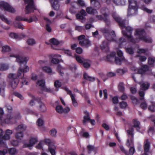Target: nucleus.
I'll list each match as a JSON object with an SVG mask.
<instances>
[{
  "instance_id": "nucleus-1",
  "label": "nucleus",
  "mask_w": 155,
  "mask_h": 155,
  "mask_svg": "<svg viewBox=\"0 0 155 155\" xmlns=\"http://www.w3.org/2000/svg\"><path fill=\"white\" fill-rule=\"evenodd\" d=\"M10 56L16 58V61L20 64L21 66L22 64H24V68L22 69L21 68H19L17 75L16 74H10L8 75V78L12 79L10 84L11 85L12 87L15 89L17 87L19 83V79H24V73H26L29 71V67L26 65L28 59L26 57H24L19 55H11Z\"/></svg>"
},
{
  "instance_id": "nucleus-2",
  "label": "nucleus",
  "mask_w": 155,
  "mask_h": 155,
  "mask_svg": "<svg viewBox=\"0 0 155 155\" xmlns=\"http://www.w3.org/2000/svg\"><path fill=\"white\" fill-rule=\"evenodd\" d=\"M104 34L107 41H104L102 42L100 47L101 49L106 53L109 52V41H114V38L116 35L115 32L108 29H105L103 30Z\"/></svg>"
},
{
  "instance_id": "nucleus-3",
  "label": "nucleus",
  "mask_w": 155,
  "mask_h": 155,
  "mask_svg": "<svg viewBox=\"0 0 155 155\" xmlns=\"http://www.w3.org/2000/svg\"><path fill=\"white\" fill-rule=\"evenodd\" d=\"M113 17L115 21L118 23V25L120 28L123 29L125 28L126 31L122 30V31L123 35L126 37L130 38L133 30V28L130 26L125 27V20L122 19L120 17L113 15Z\"/></svg>"
},
{
  "instance_id": "nucleus-4",
  "label": "nucleus",
  "mask_w": 155,
  "mask_h": 155,
  "mask_svg": "<svg viewBox=\"0 0 155 155\" xmlns=\"http://www.w3.org/2000/svg\"><path fill=\"white\" fill-rule=\"evenodd\" d=\"M146 34L144 29L138 28L136 30L135 35L138 36V39L140 40L143 41L147 43H152V39L150 38H147L145 36Z\"/></svg>"
},
{
  "instance_id": "nucleus-5",
  "label": "nucleus",
  "mask_w": 155,
  "mask_h": 155,
  "mask_svg": "<svg viewBox=\"0 0 155 155\" xmlns=\"http://www.w3.org/2000/svg\"><path fill=\"white\" fill-rule=\"evenodd\" d=\"M24 1L25 4H28L25 8L26 14H29L34 12V10H37L33 0H24Z\"/></svg>"
},
{
  "instance_id": "nucleus-6",
  "label": "nucleus",
  "mask_w": 155,
  "mask_h": 155,
  "mask_svg": "<svg viewBox=\"0 0 155 155\" xmlns=\"http://www.w3.org/2000/svg\"><path fill=\"white\" fill-rule=\"evenodd\" d=\"M129 7L128 9V15H132L133 14L130 13L132 10H133L135 12L137 11L138 5L136 0H128Z\"/></svg>"
},
{
  "instance_id": "nucleus-7",
  "label": "nucleus",
  "mask_w": 155,
  "mask_h": 155,
  "mask_svg": "<svg viewBox=\"0 0 155 155\" xmlns=\"http://www.w3.org/2000/svg\"><path fill=\"white\" fill-rule=\"evenodd\" d=\"M134 128L132 127L131 129L127 130V135L129 137H130V139H127L126 143V145L127 147H130L132 146L134 144Z\"/></svg>"
},
{
  "instance_id": "nucleus-8",
  "label": "nucleus",
  "mask_w": 155,
  "mask_h": 155,
  "mask_svg": "<svg viewBox=\"0 0 155 155\" xmlns=\"http://www.w3.org/2000/svg\"><path fill=\"white\" fill-rule=\"evenodd\" d=\"M25 130L23 124H20L16 128L18 132L15 134V137L17 139L21 140L23 138V132Z\"/></svg>"
},
{
  "instance_id": "nucleus-9",
  "label": "nucleus",
  "mask_w": 155,
  "mask_h": 155,
  "mask_svg": "<svg viewBox=\"0 0 155 155\" xmlns=\"http://www.w3.org/2000/svg\"><path fill=\"white\" fill-rule=\"evenodd\" d=\"M0 7L8 12L14 13L15 10L8 3L4 1L0 2Z\"/></svg>"
},
{
  "instance_id": "nucleus-10",
  "label": "nucleus",
  "mask_w": 155,
  "mask_h": 155,
  "mask_svg": "<svg viewBox=\"0 0 155 155\" xmlns=\"http://www.w3.org/2000/svg\"><path fill=\"white\" fill-rule=\"evenodd\" d=\"M15 20L17 21H23L29 23H31L33 21H38V18L35 16L31 17L29 19L27 18L22 17L21 16H18L16 17Z\"/></svg>"
},
{
  "instance_id": "nucleus-11",
  "label": "nucleus",
  "mask_w": 155,
  "mask_h": 155,
  "mask_svg": "<svg viewBox=\"0 0 155 155\" xmlns=\"http://www.w3.org/2000/svg\"><path fill=\"white\" fill-rule=\"evenodd\" d=\"M64 89L67 92L68 94L69 95L71 98L72 101V103L73 106L74 107H77L78 106V103L75 99V95L74 94L72 93L71 91L69 90L67 87H64Z\"/></svg>"
},
{
  "instance_id": "nucleus-12",
  "label": "nucleus",
  "mask_w": 155,
  "mask_h": 155,
  "mask_svg": "<svg viewBox=\"0 0 155 155\" xmlns=\"http://www.w3.org/2000/svg\"><path fill=\"white\" fill-rule=\"evenodd\" d=\"M14 118L16 119H19L21 118L20 113L18 112L16 114V116L15 117H12L10 115L8 114L6 118L4 120V122L7 124H10L11 123V120L13 118Z\"/></svg>"
},
{
  "instance_id": "nucleus-13",
  "label": "nucleus",
  "mask_w": 155,
  "mask_h": 155,
  "mask_svg": "<svg viewBox=\"0 0 155 155\" xmlns=\"http://www.w3.org/2000/svg\"><path fill=\"white\" fill-rule=\"evenodd\" d=\"M12 131L11 130L7 129L6 130L5 135L2 137V138L0 139H2L3 141H5V144L4 146H1L3 147H5L6 146V140H9L10 139V136L12 134Z\"/></svg>"
},
{
  "instance_id": "nucleus-14",
  "label": "nucleus",
  "mask_w": 155,
  "mask_h": 155,
  "mask_svg": "<svg viewBox=\"0 0 155 155\" xmlns=\"http://www.w3.org/2000/svg\"><path fill=\"white\" fill-rule=\"evenodd\" d=\"M104 17L101 15H97L96 18L99 20H103L106 23V24L108 26H109L110 22L109 19H108V15L106 13H104L103 14Z\"/></svg>"
},
{
  "instance_id": "nucleus-15",
  "label": "nucleus",
  "mask_w": 155,
  "mask_h": 155,
  "mask_svg": "<svg viewBox=\"0 0 155 155\" xmlns=\"http://www.w3.org/2000/svg\"><path fill=\"white\" fill-rule=\"evenodd\" d=\"M150 147V143L148 139H146L144 145V153L142 155H148L147 153L149 151Z\"/></svg>"
},
{
  "instance_id": "nucleus-16",
  "label": "nucleus",
  "mask_w": 155,
  "mask_h": 155,
  "mask_svg": "<svg viewBox=\"0 0 155 155\" xmlns=\"http://www.w3.org/2000/svg\"><path fill=\"white\" fill-rule=\"evenodd\" d=\"M149 70V67L147 65H142L140 68L138 69L137 72L138 74H143L146 72L148 71Z\"/></svg>"
},
{
  "instance_id": "nucleus-17",
  "label": "nucleus",
  "mask_w": 155,
  "mask_h": 155,
  "mask_svg": "<svg viewBox=\"0 0 155 155\" xmlns=\"http://www.w3.org/2000/svg\"><path fill=\"white\" fill-rule=\"evenodd\" d=\"M79 44L82 47L85 46L87 47L90 46L91 45L90 41L87 39H85L82 41H80Z\"/></svg>"
},
{
  "instance_id": "nucleus-18",
  "label": "nucleus",
  "mask_w": 155,
  "mask_h": 155,
  "mask_svg": "<svg viewBox=\"0 0 155 155\" xmlns=\"http://www.w3.org/2000/svg\"><path fill=\"white\" fill-rule=\"evenodd\" d=\"M9 36L12 38L18 40H20L21 38H23L25 37V35L23 33H21L20 35H18L16 33H11L10 34Z\"/></svg>"
},
{
  "instance_id": "nucleus-19",
  "label": "nucleus",
  "mask_w": 155,
  "mask_h": 155,
  "mask_svg": "<svg viewBox=\"0 0 155 155\" xmlns=\"http://www.w3.org/2000/svg\"><path fill=\"white\" fill-rule=\"evenodd\" d=\"M38 139L37 138H31L29 141V143H25L24 146L25 147H27L32 146L36 143L37 142Z\"/></svg>"
},
{
  "instance_id": "nucleus-20",
  "label": "nucleus",
  "mask_w": 155,
  "mask_h": 155,
  "mask_svg": "<svg viewBox=\"0 0 155 155\" xmlns=\"http://www.w3.org/2000/svg\"><path fill=\"white\" fill-rule=\"evenodd\" d=\"M84 114H85V115L83 117L82 122L84 125H85L87 122H89L91 118L90 117L89 113L87 111H84Z\"/></svg>"
},
{
  "instance_id": "nucleus-21",
  "label": "nucleus",
  "mask_w": 155,
  "mask_h": 155,
  "mask_svg": "<svg viewBox=\"0 0 155 155\" xmlns=\"http://www.w3.org/2000/svg\"><path fill=\"white\" fill-rule=\"evenodd\" d=\"M139 84L140 85V90L145 91L148 89L150 87V84L148 83L140 82Z\"/></svg>"
},
{
  "instance_id": "nucleus-22",
  "label": "nucleus",
  "mask_w": 155,
  "mask_h": 155,
  "mask_svg": "<svg viewBox=\"0 0 155 155\" xmlns=\"http://www.w3.org/2000/svg\"><path fill=\"white\" fill-rule=\"evenodd\" d=\"M86 11L89 14L94 15L97 13V10L91 7H87L86 9Z\"/></svg>"
},
{
  "instance_id": "nucleus-23",
  "label": "nucleus",
  "mask_w": 155,
  "mask_h": 155,
  "mask_svg": "<svg viewBox=\"0 0 155 155\" xmlns=\"http://www.w3.org/2000/svg\"><path fill=\"white\" fill-rule=\"evenodd\" d=\"M132 121L134 124L133 127L136 128V130L137 131H139L140 129V122L139 121L135 119H133Z\"/></svg>"
},
{
  "instance_id": "nucleus-24",
  "label": "nucleus",
  "mask_w": 155,
  "mask_h": 155,
  "mask_svg": "<svg viewBox=\"0 0 155 155\" xmlns=\"http://www.w3.org/2000/svg\"><path fill=\"white\" fill-rule=\"evenodd\" d=\"M83 76L84 79L85 80L90 81H94L95 80L94 77L89 76L86 72H84Z\"/></svg>"
},
{
  "instance_id": "nucleus-25",
  "label": "nucleus",
  "mask_w": 155,
  "mask_h": 155,
  "mask_svg": "<svg viewBox=\"0 0 155 155\" xmlns=\"http://www.w3.org/2000/svg\"><path fill=\"white\" fill-rule=\"evenodd\" d=\"M42 69L43 72L48 73L49 75L52 74V69L50 67L45 66L42 67Z\"/></svg>"
},
{
  "instance_id": "nucleus-26",
  "label": "nucleus",
  "mask_w": 155,
  "mask_h": 155,
  "mask_svg": "<svg viewBox=\"0 0 155 155\" xmlns=\"http://www.w3.org/2000/svg\"><path fill=\"white\" fill-rule=\"evenodd\" d=\"M113 1L117 5H124L126 2V0H113Z\"/></svg>"
},
{
  "instance_id": "nucleus-27",
  "label": "nucleus",
  "mask_w": 155,
  "mask_h": 155,
  "mask_svg": "<svg viewBox=\"0 0 155 155\" xmlns=\"http://www.w3.org/2000/svg\"><path fill=\"white\" fill-rule=\"evenodd\" d=\"M125 60V58L124 57L121 58H118L117 57H115V63L118 65H121L122 61Z\"/></svg>"
},
{
  "instance_id": "nucleus-28",
  "label": "nucleus",
  "mask_w": 155,
  "mask_h": 155,
  "mask_svg": "<svg viewBox=\"0 0 155 155\" xmlns=\"http://www.w3.org/2000/svg\"><path fill=\"white\" fill-rule=\"evenodd\" d=\"M39 104L40 110L41 112H45L47 110V108L44 103L41 102H39Z\"/></svg>"
},
{
  "instance_id": "nucleus-29",
  "label": "nucleus",
  "mask_w": 155,
  "mask_h": 155,
  "mask_svg": "<svg viewBox=\"0 0 155 155\" xmlns=\"http://www.w3.org/2000/svg\"><path fill=\"white\" fill-rule=\"evenodd\" d=\"M9 68V65L7 64L1 63L0 64V70L1 71H6Z\"/></svg>"
},
{
  "instance_id": "nucleus-30",
  "label": "nucleus",
  "mask_w": 155,
  "mask_h": 155,
  "mask_svg": "<svg viewBox=\"0 0 155 155\" xmlns=\"http://www.w3.org/2000/svg\"><path fill=\"white\" fill-rule=\"evenodd\" d=\"M36 84L41 87V89L45 86V82L44 80H39L38 81Z\"/></svg>"
},
{
  "instance_id": "nucleus-31",
  "label": "nucleus",
  "mask_w": 155,
  "mask_h": 155,
  "mask_svg": "<svg viewBox=\"0 0 155 155\" xmlns=\"http://www.w3.org/2000/svg\"><path fill=\"white\" fill-rule=\"evenodd\" d=\"M118 88L119 91L122 93H124L125 91V88L124 86V84L122 82H120L118 86Z\"/></svg>"
},
{
  "instance_id": "nucleus-32",
  "label": "nucleus",
  "mask_w": 155,
  "mask_h": 155,
  "mask_svg": "<svg viewBox=\"0 0 155 155\" xmlns=\"http://www.w3.org/2000/svg\"><path fill=\"white\" fill-rule=\"evenodd\" d=\"M49 42L52 45H57L59 44V41L54 38L50 39L49 40Z\"/></svg>"
},
{
  "instance_id": "nucleus-33",
  "label": "nucleus",
  "mask_w": 155,
  "mask_h": 155,
  "mask_svg": "<svg viewBox=\"0 0 155 155\" xmlns=\"http://www.w3.org/2000/svg\"><path fill=\"white\" fill-rule=\"evenodd\" d=\"M27 44L29 45H33L36 44L35 40L33 38H29L27 41Z\"/></svg>"
},
{
  "instance_id": "nucleus-34",
  "label": "nucleus",
  "mask_w": 155,
  "mask_h": 155,
  "mask_svg": "<svg viewBox=\"0 0 155 155\" xmlns=\"http://www.w3.org/2000/svg\"><path fill=\"white\" fill-rule=\"evenodd\" d=\"M14 25L15 28L23 30L24 28L23 27V25L19 22H15L14 23Z\"/></svg>"
},
{
  "instance_id": "nucleus-35",
  "label": "nucleus",
  "mask_w": 155,
  "mask_h": 155,
  "mask_svg": "<svg viewBox=\"0 0 155 155\" xmlns=\"http://www.w3.org/2000/svg\"><path fill=\"white\" fill-rule=\"evenodd\" d=\"M10 47L8 45L4 46L2 47V51L3 52H8L11 51Z\"/></svg>"
},
{
  "instance_id": "nucleus-36",
  "label": "nucleus",
  "mask_w": 155,
  "mask_h": 155,
  "mask_svg": "<svg viewBox=\"0 0 155 155\" xmlns=\"http://www.w3.org/2000/svg\"><path fill=\"white\" fill-rule=\"evenodd\" d=\"M8 151L10 155H15L16 153V150L15 148H11L9 149Z\"/></svg>"
},
{
  "instance_id": "nucleus-37",
  "label": "nucleus",
  "mask_w": 155,
  "mask_h": 155,
  "mask_svg": "<svg viewBox=\"0 0 155 155\" xmlns=\"http://www.w3.org/2000/svg\"><path fill=\"white\" fill-rule=\"evenodd\" d=\"M120 107L121 109H125L128 106L127 103L125 101H122L119 103Z\"/></svg>"
},
{
  "instance_id": "nucleus-38",
  "label": "nucleus",
  "mask_w": 155,
  "mask_h": 155,
  "mask_svg": "<svg viewBox=\"0 0 155 155\" xmlns=\"http://www.w3.org/2000/svg\"><path fill=\"white\" fill-rule=\"evenodd\" d=\"M56 111L58 113L61 114L63 113V108L62 106L59 105L56 107L55 108Z\"/></svg>"
},
{
  "instance_id": "nucleus-39",
  "label": "nucleus",
  "mask_w": 155,
  "mask_h": 155,
  "mask_svg": "<svg viewBox=\"0 0 155 155\" xmlns=\"http://www.w3.org/2000/svg\"><path fill=\"white\" fill-rule=\"evenodd\" d=\"M54 87L58 89L61 86V83L58 80H56L54 82Z\"/></svg>"
},
{
  "instance_id": "nucleus-40",
  "label": "nucleus",
  "mask_w": 155,
  "mask_h": 155,
  "mask_svg": "<svg viewBox=\"0 0 155 155\" xmlns=\"http://www.w3.org/2000/svg\"><path fill=\"white\" fill-rule=\"evenodd\" d=\"M128 40L130 41L131 42H132L134 43H138L139 42L138 40V38H134L132 35H131V37L130 38L127 37Z\"/></svg>"
},
{
  "instance_id": "nucleus-41",
  "label": "nucleus",
  "mask_w": 155,
  "mask_h": 155,
  "mask_svg": "<svg viewBox=\"0 0 155 155\" xmlns=\"http://www.w3.org/2000/svg\"><path fill=\"white\" fill-rule=\"evenodd\" d=\"M131 99L133 104H137L139 103V100L135 97L131 96Z\"/></svg>"
},
{
  "instance_id": "nucleus-42",
  "label": "nucleus",
  "mask_w": 155,
  "mask_h": 155,
  "mask_svg": "<svg viewBox=\"0 0 155 155\" xmlns=\"http://www.w3.org/2000/svg\"><path fill=\"white\" fill-rule=\"evenodd\" d=\"M139 94L140 98V100L142 101L144 99V96L145 95V93L143 91H140L139 92Z\"/></svg>"
},
{
  "instance_id": "nucleus-43",
  "label": "nucleus",
  "mask_w": 155,
  "mask_h": 155,
  "mask_svg": "<svg viewBox=\"0 0 155 155\" xmlns=\"http://www.w3.org/2000/svg\"><path fill=\"white\" fill-rule=\"evenodd\" d=\"M126 41V40L123 37H121L120 38L118 41L119 47H120L122 43L125 42Z\"/></svg>"
},
{
  "instance_id": "nucleus-44",
  "label": "nucleus",
  "mask_w": 155,
  "mask_h": 155,
  "mask_svg": "<svg viewBox=\"0 0 155 155\" xmlns=\"http://www.w3.org/2000/svg\"><path fill=\"white\" fill-rule=\"evenodd\" d=\"M126 52L130 54H133L134 53L133 49L131 48H127L126 49Z\"/></svg>"
},
{
  "instance_id": "nucleus-45",
  "label": "nucleus",
  "mask_w": 155,
  "mask_h": 155,
  "mask_svg": "<svg viewBox=\"0 0 155 155\" xmlns=\"http://www.w3.org/2000/svg\"><path fill=\"white\" fill-rule=\"evenodd\" d=\"M41 90L46 92L52 93V91L50 88H47L45 86L41 89Z\"/></svg>"
},
{
  "instance_id": "nucleus-46",
  "label": "nucleus",
  "mask_w": 155,
  "mask_h": 155,
  "mask_svg": "<svg viewBox=\"0 0 155 155\" xmlns=\"http://www.w3.org/2000/svg\"><path fill=\"white\" fill-rule=\"evenodd\" d=\"M38 125L39 126H42L44 123V122L43 120L41 118H39L37 120V122Z\"/></svg>"
},
{
  "instance_id": "nucleus-47",
  "label": "nucleus",
  "mask_w": 155,
  "mask_h": 155,
  "mask_svg": "<svg viewBox=\"0 0 155 155\" xmlns=\"http://www.w3.org/2000/svg\"><path fill=\"white\" fill-rule=\"evenodd\" d=\"M48 150L51 154V155H55L56 152L54 149L52 148L50 146H49Z\"/></svg>"
},
{
  "instance_id": "nucleus-48",
  "label": "nucleus",
  "mask_w": 155,
  "mask_h": 155,
  "mask_svg": "<svg viewBox=\"0 0 155 155\" xmlns=\"http://www.w3.org/2000/svg\"><path fill=\"white\" fill-rule=\"evenodd\" d=\"M14 94L15 96L19 98L21 100H23L24 99V97L23 96L19 93L18 92H14Z\"/></svg>"
},
{
  "instance_id": "nucleus-49",
  "label": "nucleus",
  "mask_w": 155,
  "mask_h": 155,
  "mask_svg": "<svg viewBox=\"0 0 155 155\" xmlns=\"http://www.w3.org/2000/svg\"><path fill=\"white\" fill-rule=\"evenodd\" d=\"M62 67L60 65H58L57 68V70L59 74L61 76H63L64 73L61 71Z\"/></svg>"
},
{
  "instance_id": "nucleus-50",
  "label": "nucleus",
  "mask_w": 155,
  "mask_h": 155,
  "mask_svg": "<svg viewBox=\"0 0 155 155\" xmlns=\"http://www.w3.org/2000/svg\"><path fill=\"white\" fill-rule=\"evenodd\" d=\"M149 110L153 112L155 111V104H152L149 106L148 107Z\"/></svg>"
},
{
  "instance_id": "nucleus-51",
  "label": "nucleus",
  "mask_w": 155,
  "mask_h": 155,
  "mask_svg": "<svg viewBox=\"0 0 155 155\" xmlns=\"http://www.w3.org/2000/svg\"><path fill=\"white\" fill-rule=\"evenodd\" d=\"M0 18L2 21L5 22L7 24H9V21L8 19L6 18L3 15H1L0 16Z\"/></svg>"
},
{
  "instance_id": "nucleus-52",
  "label": "nucleus",
  "mask_w": 155,
  "mask_h": 155,
  "mask_svg": "<svg viewBox=\"0 0 155 155\" xmlns=\"http://www.w3.org/2000/svg\"><path fill=\"white\" fill-rule=\"evenodd\" d=\"M57 133V131L56 129H53L50 131V133L52 136H55Z\"/></svg>"
},
{
  "instance_id": "nucleus-53",
  "label": "nucleus",
  "mask_w": 155,
  "mask_h": 155,
  "mask_svg": "<svg viewBox=\"0 0 155 155\" xmlns=\"http://www.w3.org/2000/svg\"><path fill=\"white\" fill-rule=\"evenodd\" d=\"M135 151V150L134 147H131L129 149V155H133Z\"/></svg>"
},
{
  "instance_id": "nucleus-54",
  "label": "nucleus",
  "mask_w": 155,
  "mask_h": 155,
  "mask_svg": "<svg viewBox=\"0 0 155 155\" xmlns=\"http://www.w3.org/2000/svg\"><path fill=\"white\" fill-rule=\"evenodd\" d=\"M119 147L122 152L124 153L126 155H129V153L125 150L123 146H120Z\"/></svg>"
},
{
  "instance_id": "nucleus-55",
  "label": "nucleus",
  "mask_w": 155,
  "mask_h": 155,
  "mask_svg": "<svg viewBox=\"0 0 155 155\" xmlns=\"http://www.w3.org/2000/svg\"><path fill=\"white\" fill-rule=\"evenodd\" d=\"M112 102L114 104H117L118 103V99L117 97L115 96L112 99Z\"/></svg>"
},
{
  "instance_id": "nucleus-56",
  "label": "nucleus",
  "mask_w": 155,
  "mask_h": 155,
  "mask_svg": "<svg viewBox=\"0 0 155 155\" xmlns=\"http://www.w3.org/2000/svg\"><path fill=\"white\" fill-rule=\"evenodd\" d=\"M87 148L88 150V153H90L91 151L94 150V147L92 145H89L87 146Z\"/></svg>"
},
{
  "instance_id": "nucleus-57",
  "label": "nucleus",
  "mask_w": 155,
  "mask_h": 155,
  "mask_svg": "<svg viewBox=\"0 0 155 155\" xmlns=\"http://www.w3.org/2000/svg\"><path fill=\"white\" fill-rule=\"evenodd\" d=\"M147 107V104L145 102H143L140 105V107L144 110L146 109Z\"/></svg>"
},
{
  "instance_id": "nucleus-58",
  "label": "nucleus",
  "mask_w": 155,
  "mask_h": 155,
  "mask_svg": "<svg viewBox=\"0 0 155 155\" xmlns=\"http://www.w3.org/2000/svg\"><path fill=\"white\" fill-rule=\"evenodd\" d=\"M51 62L53 64H58L60 61L58 59L56 58H53L51 60Z\"/></svg>"
},
{
  "instance_id": "nucleus-59",
  "label": "nucleus",
  "mask_w": 155,
  "mask_h": 155,
  "mask_svg": "<svg viewBox=\"0 0 155 155\" xmlns=\"http://www.w3.org/2000/svg\"><path fill=\"white\" fill-rule=\"evenodd\" d=\"M138 57H139V60L141 62L145 61L147 59V57L144 56L138 55Z\"/></svg>"
},
{
  "instance_id": "nucleus-60",
  "label": "nucleus",
  "mask_w": 155,
  "mask_h": 155,
  "mask_svg": "<svg viewBox=\"0 0 155 155\" xmlns=\"http://www.w3.org/2000/svg\"><path fill=\"white\" fill-rule=\"evenodd\" d=\"M75 58L76 60L78 62L81 64L83 63V61L80 56H76Z\"/></svg>"
},
{
  "instance_id": "nucleus-61",
  "label": "nucleus",
  "mask_w": 155,
  "mask_h": 155,
  "mask_svg": "<svg viewBox=\"0 0 155 155\" xmlns=\"http://www.w3.org/2000/svg\"><path fill=\"white\" fill-rule=\"evenodd\" d=\"M117 72L120 75H122L126 71L123 69H118L117 70Z\"/></svg>"
},
{
  "instance_id": "nucleus-62",
  "label": "nucleus",
  "mask_w": 155,
  "mask_h": 155,
  "mask_svg": "<svg viewBox=\"0 0 155 155\" xmlns=\"http://www.w3.org/2000/svg\"><path fill=\"white\" fill-rule=\"evenodd\" d=\"M76 17L78 19L83 20L84 19V16L79 13L76 15Z\"/></svg>"
},
{
  "instance_id": "nucleus-63",
  "label": "nucleus",
  "mask_w": 155,
  "mask_h": 155,
  "mask_svg": "<svg viewBox=\"0 0 155 155\" xmlns=\"http://www.w3.org/2000/svg\"><path fill=\"white\" fill-rule=\"evenodd\" d=\"M148 61L149 64L150 65H153L154 63L153 59L151 58H149L148 59Z\"/></svg>"
},
{
  "instance_id": "nucleus-64",
  "label": "nucleus",
  "mask_w": 155,
  "mask_h": 155,
  "mask_svg": "<svg viewBox=\"0 0 155 155\" xmlns=\"http://www.w3.org/2000/svg\"><path fill=\"white\" fill-rule=\"evenodd\" d=\"M83 64L84 67L85 68H89L91 66V64L87 62H83L82 63Z\"/></svg>"
}]
</instances>
